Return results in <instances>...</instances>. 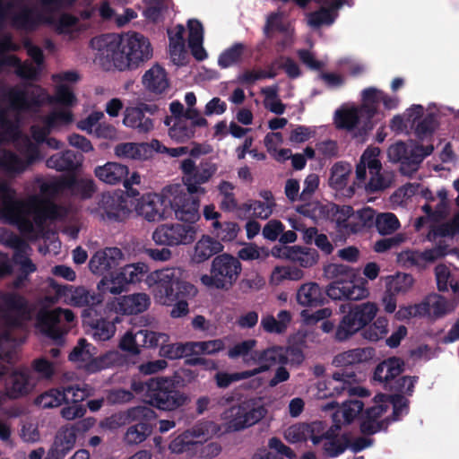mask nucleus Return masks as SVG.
Wrapping results in <instances>:
<instances>
[{
  "mask_svg": "<svg viewBox=\"0 0 459 459\" xmlns=\"http://www.w3.org/2000/svg\"><path fill=\"white\" fill-rule=\"evenodd\" d=\"M347 307L346 311V306H341L342 315L337 321V328L333 335L335 342H345L358 333L369 342H377L386 335L388 320L379 316L373 322L378 311L376 303L368 301L348 304Z\"/></svg>",
  "mask_w": 459,
  "mask_h": 459,
  "instance_id": "obj_1",
  "label": "nucleus"
},
{
  "mask_svg": "<svg viewBox=\"0 0 459 459\" xmlns=\"http://www.w3.org/2000/svg\"><path fill=\"white\" fill-rule=\"evenodd\" d=\"M153 49L148 38L139 32H128L107 44L106 57L119 71L133 70L152 57Z\"/></svg>",
  "mask_w": 459,
  "mask_h": 459,
  "instance_id": "obj_2",
  "label": "nucleus"
},
{
  "mask_svg": "<svg viewBox=\"0 0 459 459\" xmlns=\"http://www.w3.org/2000/svg\"><path fill=\"white\" fill-rule=\"evenodd\" d=\"M169 336L165 333H160L145 329L136 332L127 331L120 339L118 347L131 356L141 353V348L155 349L160 347V355L169 359H177L190 356L189 343H169Z\"/></svg>",
  "mask_w": 459,
  "mask_h": 459,
  "instance_id": "obj_3",
  "label": "nucleus"
},
{
  "mask_svg": "<svg viewBox=\"0 0 459 459\" xmlns=\"http://www.w3.org/2000/svg\"><path fill=\"white\" fill-rule=\"evenodd\" d=\"M326 273L333 278L325 290L330 299L360 300L368 296L369 291L365 286L367 281L357 283V273L351 266L333 264L328 266Z\"/></svg>",
  "mask_w": 459,
  "mask_h": 459,
  "instance_id": "obj_4",
  "label": "nucleus"
},
{
  "mask_svg": "<svg viewBox=\"0 0 459 459\" xmlns=\"http://www.w3.org/2000/svg\"><path fill=\"white\" fill-rule=\"evenodd\" d=\"M242 271L238 258L223 253L212 261L210 273L201 276V282L210 289L229 290L237 282Z\"/></svg>",
  "mask_w": 459,
  "mask_h": 459,
  "instance_id": "obj_5",
  "label": "nucleus"
},
{
  "mask_svg": "<svg viewBox=\"0 0 459 459\" xmlns=\"http://www.w3.org/2000/svg\"><path fill=\"white\" fill-rule=\"evenodd\" d=\"M155 296L164 305H170L177 299L195 296L197 290L192 283L180 281L174 271L165 269L155 272Z\"/></svg>",
  "mask_w": 459,
  "mask_h": 459,
  "instance_id": "obj_6",
  "label": "nucleus"
},
{
  "mask_svg": "<svg viewBox=\"0 0 459 459\" xmlns=\"http://www.w3.org/2000/svg\"><path fill=\"white\" fill-rule=\"evenodd\" d=\"M267 410L255 400H247L231 406L224 412L225 431L238 432L258 423L265 417Z\"/></svg>",
  "mask_w": 459,
  "mask_h": 459,
  "instance_id": "obj_7",
  "label": "nucleus"
},
{
  "mask_svg": "<svg viewBox=\"0 0 459 459\" xmlns=\"http://www.w3.org/2000/svg\"><path fill=\"white\" fill-rule=\"evenodd\" d=\"M316 210L322 217L335 223V229L341 235L350 236L352 234L351 217L353 208L351 205H339L334 203L326 204L309 203L297 208L299 213L307 217H312Z\"/></svg>",
  "mask_w": 459,
  "mask_h": 459,
  "instance_id": "obj_8",
  "label": "nucleus"
},
{
  "mask_svg": "<svg viewBox=\"0 0 459 459\" xmlns=\"http://www.w3.org/2000/svg\"><path fill=\"white\" fill-rule=\"evenodd\" d=\"M148 403L161 411H175L185 405L188 396L169 378L158 377L151 384Z\"/></svg>",
  "mask_w": 459,
  "mask_h": 459,
  "instance_id": "obj_9",
  "label": "nucleus"
},
{
  "mask_svg": "<svg viewBox=\"0 0 459 459\" xmlns=\"http://www.w3.org/2000/svg\"><path fill=\"white\" fill-rule=\"evenodd\" d=\"M96 420L92 417L84 418L71 426L62 427L44 459H64L75 445L77 435L91 429Z\"/></svg>",
  "mask_w": 459,
  "mask_h": 459,
  "instance_id": "obj_10",
  "label": "nucleus"
},
{
  "mask_svg": "<svg viewBox=\"0 0 459 459\" xmlns=\"http://www.w3.org/2000/svg\"><path fill=\"white\" fill-rule=\"evenodd\" d=\"M0 312L5 324L12 328L22 327L32 316L27 299L16 292L0 291Z\"/></svg>",
  "mask_w": 459,
  "mask_h": 459,
  "instance_id": "obj_11",
  "label": "nucleus"
},
{
  "mask_svg": "<svg viewBox=\"0 0 459 459\" xmlns=\"http://www.w3.org/2000/svg\"><path fill=\"white\" fill-rule=\"evenodd\" d=\"M180 169L187 191L190 194L204 195L206 191L202 185L212 178L217 172L218 167L211 160H203L197 166L192 159L187 158L181 161Z\"/></svg>",
  "mask_w": 459,
  "mask_h": 459,
  "instance_id": "obj_12",
  "label": "nucleus"
},
{
  "mask_svg": "<svg viewBox=\"0 0 459 459\" xmlns=\"http://www.w3.org/2000/svg\"><path fill=\"white\" fill-rule=\"evenodd\" d=\"M147 271L148 266L143 263L119 266L113 277L100 280L98 289L102 292L120 294L128 284L141 281Z\"/></svg>",
  "mask_w": 459,
  "mask_h": 459,
  "instance_id": "obj_13",
  "label": "nucleus"
},
{
  "mask_svg": "<svg viewBox=\"0 0 459 459\" xmlns=\"http://www.w3.org/2000/svg\"><path fill=\"white\" fill-rule=\"evenodd\" d=\"M433 144L426 146L414 142L409 146L403 141L396 142L387 150V155L391 161L401 163L403 168L407 167L411 170H416L423 160L432 154Z\"/></svg>",
  "mask_w": 459,
  "mask_h": 459,
  "instance_id": "obj_14",
  "label": "nucleus"
},
{
  "mask_svg": "<svg viewBox=\"0 0 459 459\" xmlns=\"http://www.w3.org/2000/svg\"><path fill=\"white\" fill-rule=\"evenodd\" d=\"M128 416L138 422L127 429L125 442L127 445H138L152 434L153 424L150 420H155L156 414L150 407L136 406L128 411Z\"/></svg>",
  "mask_w": 459,
  "mask_h": 459,
  "instance_id": "obj_15",
  "label": "nucleus"
},
{
  "mask_svg": "<svg viewBox=\"0 0 459 459\" xmlns=\"http://www.w3.org/2000/svg\"><path fill=\"white\" fill-rule=\"evenodd\" d=\"M74 318V314L68 308L56 307L52 310H40L36 317V326L42 334L53 340H59L65 333L60 323L63 320L66 323H73Z\"/></svg>",
  "mask_w": 459,
  "mask_h": 459,
  "instance_id": "obj_16",
  "label": "nucleus"
},
{
  "mask_svg": "<svg viewBox=\"0 0 459 459\" xmlns=\"http://www.w3.org/2000/svg\"><path fill=\"white\" fill-rule=\"evenodd\" d=\"M196 230L190 224L166 223L160 225L152 234V239L159 245L178 246L191 244Z\"/></svg>",
  "mask_w": 459,
  "mask_h": 459,
  "instance_id": "obj_17",
  "label": "nucleus"
},
{
  "mask_svg": "<svg viewBox=\"0 0 459 459\" xmlns=\"http://www.w3.org/2000/svg\"><path fill=\"white\" fill-rule=\"evenodd\" d=\"M0 198L2 201V211L4 214L16 220L19 223V229L24 233H33V222L23 215L28 211V202H22L15 198V192L7 186H0Z\"/></svg>",
  "mask_w": 459,
  "mask_h": 459,
  "instance_id": "obj_18",
  "label": "nucleus"
},
{
  "mask_svg": "<svg viewBox=\"0 0 459 459\" xmlns=\"http://www.w3.org/2000/svg\"><path fill=\"white\" fill-rule=\"evenodd\" d=\"M50 286L55 290L56 296L65 300L69 299L73 306L85 307L84 308H102V297L91 292L83 287L74 288L68 284H59L51 280Z\"/></svg>",
  "mask_w": 459,
  "mask_h": 459,
  "instance_id": "obj_19",
  "label": "nucleus"
},
{
  "mask_svg": "<svg viewBox=\"0 0 459 459\" xmlns=\"http://www.w3.org/2000/svg\"><path fill=\"white\" fill-rule=\"evenodd\" d=\"M123 258L124 255L118 247H106L91 256L89 268L92 273L102 276L101 280L109 279L116 274Z\"/></svg>",
  "mask_w": 459,
  "mask_h": 459,
  "instance_id": "obj_20",
  "label": "nucleus"
},
{
  "mask_svg": "<svg viewBox=\"0 0 459 459\" xmlns=\"http://www.w3.org/2000/svg\"><path fill=\"white\" fill-rule=\"evenodd\" d=\"M357 381V374L352 368H340L324 381H319L317 388L322 398L339 396L351 390V385Z\"/></svg>",
  "mask_w": 459,
  "mask_h": 459,
  "instance_id": "obj_21",
  "label": "nucleus"
},
{
  "mask_svg": "<svg viewBox=\"0 0 459 459\" xmlns=\"http://www.w3.org/2000/svg\"><path fill=\"white\" fill-rule=\"evenodd\" d=\"M102 308H83L82 311V323L94 330L93 335L100 341L109 340L115 333V325L120 323L117 314L110 320L100 314Z\"/></svg>",
  "mask_w": 459,
  "mask_h": 459,
  "instance_id": "obj_22",
  "label": "nucleus"
},
{
  "mask_svg": "<svg viewBox=\"0 0 459 459\" xmlns=\"http://www.w3.org/2000/svg\"><path fill=\"white\" fill-rule=\"evenodd\" d=\"M188 191L179 192L171 199H168V205L174 212L178 220L189 223H195L200 217V201Z\"/></svg>",
  "mask_w": 459,
  "mask_h": 459,
  "instance_id": "obj_23",
  "label": "nucleus"
},
{
  "mask_svg": "<svg viewBox=\"0 0 459 459\" xmlns=\"http://www.w3.org/2000/svg\"><path fill=\"white\" fill-rule=\"evenodd\" d=\"M99 210L103 220L108 221H124L131 213L127 200L117 193L103 194L99 204Z\"/></svg>",
  "mask_w": 459,
  "mask_h": 459,
  "instance_id": "obj_24",
  "label": "nucleus"
},
{
  "mask_svg": "<svg viewBox=\"0 0 459 459\" xmlns=\"http://www.w3.org/2000/svg\"><path fill=\"white\" fill-rule=\"evenodd\" d=\"M168 199L157 194H146L138 199L135 210L148 221H160L168 216Z\"/></svg>",
  "mask_w": 459,
  "mask_h": 459,
  "instance_id": "obj_25",
  "label": "nucleus"
},
{
  "mask_svg": "<svg viewBox=\"0 0 459 459\" xmlns=\"http://www.w3.org/2000/svg\"><path fill=\"white\" fill-rule=\"evenodd\" d=\"M28 211L33 215L35 225L43 229L47 221H57L65 216L63 208L49 201L33 198L28 202Z\"/></svg>",
  "mask_w": 459,
  "mask_h": 459,
  "instance_id": "obj_26",
  "label": "nucleus"
},
{
  "mask_svg": "<svg viewBox=\"0 0 459 459\" xmlns=\"http://www.w3.org/2000/svg\"><path fill=\"white\" fill-rule=\"evenodd\" d=\"M77 392H81V388L68 386L64 389L53 388L47 391L36 398V404L47 409L60 406L63 403H66L71 396V400H77Z\"/></svg>",
  "mask_w": 459,
  "mask_h": 459,
  "instance_id": "obj_27",
  "label": "nucleus"
},
{
  "mask_svg": "<svg viewBox=\"0 0 459 459\" xmlns=\"http://www.w3.org/2000/svg\"><path fill=\"white\" fill-rule=\"evenodd\" d=\"M404 370V361L397 357H391L380 362L375 368L373 379L387 385L397 378Z\"/></svg>",
  "mask_w": 459,
  "mask_h": 459,
  "instance_id": "obj_28",
  "label": "nucleus"
},
{
  "mask_svg": "<svg viewBox=\"0 0 459 459\" xmlns=\"http://www.w3.org/2000/svg\"><path fill=\"white\" fill-rule=\"evenodd\" d=\"M151 304L146 293H134L118 299L116 311L123 315H136L145 311Z\"/></svg>",
  "mask_w": 459,
  "mask_h": 459,
  "instance_id": "obj_29",
  "label": "nucleus"
},
{
  "mask_svg": "<svg viewBox=\"0 0 459 459\" xmlns=\"http://www.w3.org/2000/svg\"><path fill=\"white\" fill-rule=\"evenodd\" d=\"M142 82L146 90L155 94L163 93L169 86L167 72L159 64L144 73Z\"/></svg>",
  "mask_w": 459,
  "mask_h": 459,
  "instance_id": "obj_30",
  "label": "nucleus"
},
{
  "mask_svg": "<svg viewBox=\"0 0 459 459\" xmlns=\"http://www.w3.org/2000/svg\"><path fill=\"white\" fill-rule=\"evenodd\" d=\"M11 25L16 30L26 31L35 30L42 22L41 15L33 8L27 5H21L17 13L10 16Z\"/></svg>",
  "mask_w": 459,
  "mask_h": 459,
  "instance_id": "obj_31",
  "label": "nucleus"
},
{
  "mask_svg": "<svg viewBox=\"0 0 459 459\" xmlns=\"http://www.w3.org/2000/svg\"><path fill=\"white\" fill-rule=\"evenodd\" d=\"M296 298L302 307H319L324 305L326 293L316 282H307L299 288Z\"/></svg>",
  "mask_w": 459,
  "mask_h": 459,
  "instance_id": "obj_32",
  "label": "nucleus"
},
{
  "mask_svg": "<svg viewBox=\"0 0 459 459\" xmlns=\"http://www.w3.org/2000/svg\"><path fill=\"white\" fill-rule=\"evenodd\" d=\"M82 158V154L66 150L49 157L46 160V165L57 171H74L81 166Z\"/></svg>",
  "mask_w": 459,
  "mask_h": 459,
  "instance_id": "obj_33",
  "label": "nucleus"
},
{
  "mask_svg": "<svg viewBox=\"0 0 459 459\" xmlns=\"http://www.w3.org/2000/svg\"><path fill=\"white\" fill-rule=\"evenodd\" d=\"M223 245L208 235H204L195 245L193 262L201 264L223 250Z\"/></svg>",
  "mask_w": 459,
  "mask_h": 459,
  "instance_id": "obj_34",
  "label": "nucleus"
},
{
  "mask_svg": "<svg viewBox=\"0 0 459 459\" xmlns=\"http://www.w3.org/2000/svg\"><path fill=\"white\" fill-rule=\"evenodd\" d=\"M94 174L100 181L115 185L122 182L128 176L129 169L127 166L117 162H107L103 166L96 167Z\"/></svg>",
  "mask_w": 459,
  "mask_h": 459,
  "instance_id": "obj_35",
  "label": "nucleus"
},
{
  "mask_svg": "<svg viewBox=\"0 0 459 459\" xmlns=\"http://www.w3.org/2000/svg\"><path fill=\"white\" fill-rule=\"evenodd\" d=\"M123 123L126 126L136 130L138 133L146 134L153 129V120L150 116L142 113L138 107L126 108L124 114Z\"/></svg>",
  "mask_w": 459,
  "mask_h": 459,
  "instance_id": "obj_36",
  "label": "nucleus"
},
{
  "mask_svg": "<svg viewBox=\"0 0 459 459\" xmlns=\"http://www.w3.org/2000/svg\"><path fill=\"white\" fill-rule=\"evenodd\" d=\"M432 254L433 252L429 251V249H425L422 252L408 249L399 254L398 261L406 267H416L419 270H423L428 264L435 262V257Z\"/></svg>",
  "mask_w": 459,
  "mask_h": 459,
  "instance_id": "obj_37",
  "label": "nucleus"
},
{
  "mask_svg": "<svg viewBox=\"0 0 459 459\" xmlns=\"http://www.w3.org/2000/svg\"><path fill=\"white\" fill-rule=\"evenodd\" d=\"M6 96L12 107L16 109L29 110L31 108H38L41 104L39 95L34 92L29 93L25 90L12 88Z\"/></svg>",
  "mask_w": 459,
  "mask_h": 459,
  "instance_id": "obj_38",
  "label": "nucleus"
},
{
  "mask_svg": "<svg viewBox=\"0 0 459 459\" xmlns=\"http://www.w3.org/2000/svg\"><path fill=\"white\" fill-rule=\"evenodd\" d=\"M282 346H272L263 351H255L252 359L259 367H266L267 371L273 366L285 365Z\"/></svg>",
  "mask_w": 459,
  "mask_h": 459,
  "instance_id": "obj_39",
  "label": "nucleus"
},
{
  "mask_svg": "<svg viewBox=\"0 0 459 459\" xmlns=\"http://www.w3.org/2000/svg\"><path fill=\"white\" fill-rule=\"evenodd\" d=\"M323 452L327 458H335L342 455L349 448L348 433L335 437L333 432L324 433Z\"/></svg>",
  "mask_w": 459,
  "mask_h": 459,
  "instance_id": "obj_40",
  "label": "nucleus"
},
{
  "mask_svg": "<svg viewBox=\"0 0 459 459\" xmlns=\"http://www.w3.org/2000/svg\"><path fill=\"white\" fill-rule=\"evenodd\" d=\"M27 169L26 164L15 152L0 149V171L7 175L16 176L23 173Z\"/></svg>",
  "mask_w": 459,
  "mask_h": 459,
  "instance_id": "obj_41",
  "label": "nucleus"
},
{
  "mask_svg": "<svg viewBox=\"0 0 459 459\" xmlns=\"http://www.w3.org/2000/svg\"><path fill=\"white\" fill-rule=\"evenodd\" d=\"M30 390V377L25 372L14 371L6 382L7 394L12 399L24 396Z\"/></svg>",
  "mask_w": 459,
  "mask_h": 459,
  "instance_id": "obj_42",
  "label": "nucleus"
},
{
  "mask_svg": "<svg viewBox=\"0 0 459 459\" xmlns=\"http://www.w3.org/2000/svg\"><path fill=\"white\" fill-rule=\"evenodd\" d=\"M284 255L304 268L313 266L317 263L319 258L318 253L316 249L300 247H286V253Z\"/></svg>",
  "mask_w": 459,
  "mask_h": 459,
  "instance_id": "obj_43",
  "label": "nucleus"
},
{
  "mask_svg": "<svg viewBox=\"0 0 459 459\" xmlns=\"http://www.w3.org/2000/svg\"><path fill=\"white\" fill-rule=\"evenodd\" d=\"M342 4L341 0H335L331 7H321L319 10L312 12L308 15V24L314 28H320L322 25H331L333 23L337 14L335 10Z\"/></svg>",
  "mask_w": 459,
  "mask_h": 459,
  "instance_id": "obj_44",
  "label": "nucleus"
},
{
  "mask_svg": "<svg viewBox=\"0 0 459 459\" xmlns=\"http://www.w3.org/2000/svg\"><path fill=\"white\" fill-rule=\"evenodd\" d=\"M290 320V313L287 310H281L277 315V318L272 315L264 316L261 320V325L267 333H282L286 331Z\"/></svg>",
  "mask_w": 459,
  "mask_h": 459,
  "instance_id": "obj_45",
  "label": "nucleus"
},
{
  "mask_svg": "<svg viewBox=\"0 0 459 459\" xmlns=\"http://www.w3.org/2000/svg\"><path fill=\"white\" fill-rule=\"evenodd\" d=\"M376 219L377 214L373 208L364 207L357 212L353 210L351 217L352 234L375 227Z\"/></svg>",
  "mask_w": 459,
  "mask_h": 459,
  "instance_id": "obj_46",
  "label": "nucleus"
},
{
  "mask_svg": "<svg viewBox=\"0 0 459 459\" xmlns=\"http://www.w3.org/2000/svg\"><path fill=\"white\" fill-rule=\"evenodd\" d=\"M196 127L186 119L177 118L169 128V135L178 143H186L195 135Z\"/></svg>",
  "mask_w": 459,
  "mask_h": 459,
  "instance_id": "obj_47",
  "label": "nucleus"
},
{
  "mask_svg": "<svg viewBox=\"0 0 459 459\" xmlns=\"http://www.w3.org/2000/svg\"><path fill=\"white\" fill-rule=\"evenodd\" d=\"M359 123V112L356 108H340L335 111L334 124L337 128L354 130Z\"/></svg>",
  "mask_w": 459,
  "mask_h": 459,
  "instance_id": "obj_48",
  "label": "nucleus"
},
{
  "mask_svg": "<svg viewBox=\"0 0 459 459\" xmlns=\"http://www.w3.org/2000/svg\"><path fill=\"white\" fill-rule=\"evenodd\" d=\"M190 356L215 355L225 349V342L221 339L208 341L188 342Z\"/></svg>",
  "mask_w": 459,
  "mask_h": 459,
  "instance_id": "obj_49",
  "label": "nucleus"
},
{
  "mask_svg": "<svg viewBox=\"0 0 459 459\" xmlns=\"http://www.w3.org/2000/svg\"><path fill=\"white\" fill-rule=\"evenodd\" d=\"M147 144L121 143L115 149V155L122 159L142 160L146 158Z\"/></svg>",
  "mask_w": 459,
  "mask_h": 459,
  "instance_id": "obj_50",
  "label": "nucleus"
},
{
  "mask_svg": "<svg viewBox=\"0 0 459 459\" xmlns=\"http://www.w3.org/2000/svg\"><path fill=\"white\" fill-rule=\"evenodd\" d=\"M383 91L369 87L362 91V100L363 103L361 105V111L364 112L368 118L371 119L375 117L377 112V107L381 100Z\"/></svg>",
  "mask_w": 459,
  "mask_h": 459,
  "instance_id": "obj_51",
  "label": "nucleus"
},
{
  "mask_svg": "<svg viewBox=\"0 0 459 459\" xmlns=\"http://www.w3.org/2000/svg\"><path fill=\"white\" fill-rule=\"evenodd\" d=\"M351 172V167L349 163L336 162L331 169L330 185L336 190L343 189L348 184Z\"/></svg>",
  "mask_w": 459,
  "mask_h": 459,
  "instance_id": "obj_52",
  "label": "nucleus"
},
{
  "mask_svg": "<svg viewBox=\"0 0 459 459\" xmlns=\"http://www.w3.org/2000/svg\"><path fill=\"white\" fill-rule=\"evenodd\" d=\"M418 377H398L392 380L390 383L384 386L386 391L393 392L394 394H400L402 395L407 394L411 396L414 392V385L418 382Z\"/></svg>",
  "mask_w": 459,
  "mask_h": 459,
  "instance_id": "obj_53",
  "label": "nucleus"
},
{
  "mask_svg": "<svg viewBox=\"0 0 459 459\" xmlns=\"http://www.w3.org/2000/svg\"><path fill=\"white\" fill-rule=\"evenodd\" d=\"M401 224L397 216L393 212H382L377 215L375 227L380 235H391L395 232Z\"/></svg>",
  "mask_w": 459,
  "mask_h": 459,
  "instance_id": "obj_54",
  "label": "nucleus"
},
{
  "mask_svg": "<svg viewBox=\"0 0 459 459\" xmlns=\"http://www.w3.org/2000/svg\"><path fill=\"white\" fill-rule=\"evenodd\" d=\"M437 127L438 121L437 116L433 113H429L415 125L414 134L418 140L424 141L425 139L432 138Z\"/></svg>",
  "mask_w": 459,
  "mask_h": 459,
  "instance_id": "obj_55",
  "label": "nucleus"
},
{
  "mask_svg": "<svg viewBox=\"0 0 459 459\" xmlns=\"http://www.w3.org/2000/svg\"><path fill=\"white\" fill-rule=\"evenodd\" d=\"M68 187L74 194L80 195L83 199L91 198L96 191V186L93 179L75 178H71L67 182Z\"/></svg>",
  "mask_w": 459,
  "mask_h": 459,
  "instance_id": "obj_56",
  "label": "nucleus"
},
{
  "mask_svg": "<svg viewBox=\"0 0 459 459\" xmlns=\"http://www.w3.org/2000/svg\"><path fill=\"white\" fill-rule=\"evenodd\" d=\"M245 46L242 43H235L224 50L219 56L218 65L221 68H228L237 64L244 53Z\"/></svg>",
  "mask_w": 459,
  "mask_h": 459,
  "instance_id": "obj_57",
  "label": "nucleus"
},
{
  "mask_svg": "<svg viewBox=\"0 0 459 459\" xmlns=\"http://www.w3.org/2000/svg\"><path fill=\"white\" fill-rule=\"evenodd\" d=\"M234 189L235 186L229 181L222 180L219 184L218 190L223 197L220 205L222 210L230 212L237 208L238 202L235 197Z\"/></svg>",
  "mask_w": 459,
  "mask_h": 459,
  "instance_id": "obj_58",
  "label": "nucleus"
},
{
  "mask_svg": "<svg viewBox=\"0 0 459 459\" xmlns=\"http://www.w3.org/2000/svg\"><path fill=\"white\" fill-rule=\"evenodd\" d=\"M212 227L216 236L223 242L234 240L239 231L238 223L234 221L220 222L215 221L212 222Z\"/></svg>",
  "mask_w": 459,
  "mask_h": 459,
  "instance_id": "obj_59",
  "label": "nucleus"
},
{
  "mask_svg": "<svg viewBox=\"0 0 459 459\" xmlns=\"http://www.w3.org/2000/svg\"><path fill=\"white\" fill-rule=\"evenodd\" d=\"M168 33L169 38V53L175 59L176 56H180L185 52V28L183 25L178 24L174 31L168 30Z\"/></svg>",
  "mask_w": 459,
  "mask_h": 459,
  "instance_id": "obj_60",
  "label": "nucleus"
},
{
  "mask_svg": "<svg viewBox=\"0 0 459 459\" xmlns=\"http://www.w3.org/2000/svg\"><path fill=\"white\" fill-rule=\"evenodd\" d=\"M85 393L84 390L81 389V392H77V400H72L73 403L71 405L65 406L61 409V416L67 420H73L76 418H82L86 413V409L83 405L79 404L80 401L84 399Z\"/></svg>",
  "mask_w": 459,
  "mask_h": 459,
  "instance_id": "obj_61",
  "label": "nucleus"
},
{
  "mask_svg": "<svg viewBox=\"0 0 459 459\" xmlns=\"http://www.w3.org/2000/svg\"><path fill=\"white\" fill-rule=\"evenodd\" d=\"M380 150L377 147H368L360 157V160L368 169L370 175L379 174L382 169L381 161L378 160Z\"/></svg>",
  "mask_w": 459,
  "mask_h": 459,
  "instance_id": "obj_62",
  "label": "nucleus"
},
{
  "mask_svg": "<svg viewBox=\"0 0 459 459\" xmlns=\"http://www.w3.org/2000/svg\"><path fill=\"white\" fill-rule=\"evenodd\" d=\"M91 348L94 349L91 343L84 338H80L76 346L74 347L69 353L68 359L73 362H86L89 361L92 353Z\"/></svg>",
  "mask_w": 459,
  "mask_h": 459,
  "instance_id": "obj_63",
  "label": "nucleus"
},
{
  "mask_svg": "<svg viewBox=\"0 0 459 459\" xmlns=\"http://www.w3.org/2000/svg\"><path fill=\"white\" fill-rule=\"evenodd\" d=\"M42 122L52 129L59 126H66L73 122V113L71 110L65 109L52 111L43 117Z\"/></svg>",
  "mask_w": 459,
  "mask_h": 459,
  "instance_id": "obj_64",
  "label": "nucleus"
}]
</instances>
